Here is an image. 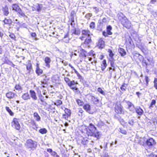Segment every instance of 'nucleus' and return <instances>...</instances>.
I'll return each instance as SVG.
<instances>
[{"label": "nucleus", "instance_id": "nucleus-1", "mask_svg": "<svg viewBox=\"0 0 157 157\" xmlns=\"http://www.w3.org/2000/svg\"><path fill=\"white\" fill-rule=\"evenodd\" d=\"M96 129L95 126L90 123L88 127L86 125L82 126L80 131L82 133H86L88 136H94L97 139H99L100 138L101 134L99 132H94Z\"/></svg>", "mask_w": 157, "mask_h": 157}, {"label": "nucleus", "instance_id": "nucleus-2", "mask_svg": "<svg viewBox=\"0 0 157 157\" xmlns=\"http://www.w3.org/2000/svg\"><path fill=\"white\" fill-rule=\"evenodd\" d=\"M117 17L119 21L124 27L128 29L132 28V26L131 22L122 13H118Z\"/></svg>", "mask_w": 157, "mask_h": 157}, {"label": "nucleus", "instance_id": "nucleus-3", "mask_svg": "<svg viewBox=\"0 0 157 157\" xmlns=\"http://www.w3.org/2000/svg\"><path fill=\"white\" fill-rule=\"evenodd\" d=\"M64 79L68 86L75 93L77 94L80 93V91L79 88L77 86H75L76 85L78 84L77 81L75 82L74 80L71 81L70 79L67 77H64Z\"/></svg>", "mask_w": 157, "mask_h": 157}, {"label": "nucleus", "instance_id": "nucleus-4", "mask_svg": "<svg viewBox=\"0 0 157 157\" xmlns=\"http://www.w3.org/2000/svg\"><path fill=\"white\" fill-rule=\"evenodd\" d=\"M114 111L117 114H124V108L120 103L117 101L114 104Z\"/></svg>", "mask_w": 157, "mask_h": 157}, {"label": "nucleus", "instance_id": "nucleus-5", "mask_svg": "<svg viewBox=\"0 0 157 157\" xmlns=\"http://www.w3.org/2000/svg\"><path fill=\"white\" fill-rule=\"evenodd\" d=\"M11 126L16 130L20 131L21 129V126L19 123V118L13 117L11 122Z\"/></svg>", "mask_w": 157, "mask_h": 157}, {"label": "nucleus", "instance_id": "nucleus-6", "mask_svg": "<svg viewBox=\"0 0 157 157\" xmlns=\"http://www.w3.org/2000/svg\"><path fill=\"white\" fill-rule=\"evenodd\" d=\"M25 146L28 149H30L31 150H34L36 147V145L35 141L31 139L27 140Z\"/></svg>", "mask_w": 157, "mask_h": 157}, {"label": "nucleus", "instance_id": "nucleus-7", "mask_svg": "<svg viewBox=\"0 0 157 157\" xmlns=\"http://www.w3.org/2000/svg\"><path fill=\"white\" fill-rule=\"evenodd\" d=\"M145 143L149 148L153 147L156 144V142L155 140L152 137H149L147 139Z\"/></svg>", "mask_w": 157, "mask_h": 157}, {"label": "nucleus", "instance_id": "nucleus-8", "mask_svg": "<svg viewBox=\"0 0 157 157\" xmlns=\"http://www.w3.org/2000/svg\"><path fill=\"white\" fill-rule=\"evenodd\" d=\"M64 113L62 115V118L66 120H68V117H71V112L69 109L65 108L64 110Z\"/></svg>", "mask_w": 157, "mask_h": 157}, {"label": "nucleus", "instance_id": "nucleus-9", "mask_svg": "<svg viewBox=\"0 0 157 157\" xmlns=\"http://www.w3.org/2000/svg\"><path fill=\"white\" fill-rule=\"evenodd\" d=\"M106 32L103 31L102 32V35L105 37L108 36V35H111L113 33L111 32L112 29V27L110 25H109L106 27Z\"/></svg>", "mask_w": 157, "mask_h": 157}, {"label": "nucleus", "instance_id": "nucleus-10", "mask_svg": "<svg viewBox=\"0 0 157 157\" xmlns=\"http://www.w3.org/2000/svg\"><path fill=\"white\" fill-rule=\"evenodd\" d=\"M25 66L28 73L29 74H30L33 69L32 64L30 60H28V61L27 63L25 65Z\"/></svg>", "mask_w": 157, "mask_h": 157}, {"label": "nucleus", "instance_id": "nucleus-11", "mask_svg": "<svg viewBox=\"0 0 157 157\" xmlns=\"http://www.w3.org/2000/svg\"><path fill=\"white\" fill-rule=\"evenodd\" d=\"M97 45L98 48L100 49H102L105 47V42L102 38L99 39Z\"/></svg>", "mask_w": 157, "mask_h": 157}, {"label": "nucleus", "instance_id": "nucleus-12", "mask_svg": "<svg viewBox=\"0 0 157 157\" xmlns=\"http://www.w3.org/2000/svg\"><path fill=\"white\" fill-rule=\"evenodd\" d=\"M2 10L4 15L7 16L9 14L10 12L9 8L7 6L2 7Z\"/></svg>", "mask_w": 157, "mask_h": 157}, {"label": "nucleus", "instance_id": "nucleus-13", "mask_svg": "<svg viewBox=\"0 0 157 157\" xmlns=\"http://www.w3.org/2000/svg\"><path fill=\"white\" fill-rule=\"evenodd\" d=\"M44 61L46 64V66L49 68L50 67V63L51 62V59L50 57L46 56L45 57L44 59Z\"/></svg>", "mask_w": 157, "mask_h": 157}, {"label": "nucleus", "instance_id": "nucleus-14", "mask_svg": "<svg viewBox=\"0 0 157 157\" xmlns=\"http://www.w3.org/2000/svg\"><path fill=\"white\" fill-rule=\"evenodd\" d=\"M87 52L84 49L81 48L80 50L79 57L84 58V59L86 56Z\"/></svg>", "mask_w": 157, "mask_h": 157}, {"label": "nucleus", "instance_id": "nucleus-15", "mask_svg": "<svg viewBox=\"0 0 157 157\" xmlns=\"http://www.w3.org/2000/svg\"><path fill=\"white\" fill-rule=\"evenodd\" d=\"M107 64L106 63V60L104 59L103 60L101 64V70L102 71H104L106 68Z\"/></svg>", "mask_w": 157, "mask_h": 157}, {"label": "nucleus", "instance_id": "nucleus-16", "mask_svg": "<svg viewBox=\"0 0 157 157\" xmlns=\"http://www.w3.org/2000/svg\"><path fill=\"white\" fill-rule=\"evenodd\" d=\"M91 101L94 104H96L99 102V100L97 97H95L94 96L91 95Z\"/></svg>", "mask_w": 157, "mask_h": 157}, {"label": "nucleus", "instance_id": "nucleus-17", "mask_svg": "<svg viewBox=\"0 0 157 157\" xmlns=\"http://www.w3.org/2000/svg\"><path fill=\"white\" fill-rule=\"evenodd\" d=\"M118 52L120 55L122 57L124 56L127 54L124 49L121 48H119L118 49Z\"/></svg>", "mask_w": 157, "mask_h": 157}, {"label": "nucleus", "instance_id": "nucleus-18", "mask_svg": "<svg viewBox=\"0 0 157 157\" xmlns=\"http://www.w3.org/2000/svg\"><path fill=\"white\" fill-rule=\"evenodd\" d=\"M135 111L137 114L140 116H141L144 113V112L143 109L140 107H138L135 109Z\"/></svg>", "mask_w": 157, "mask_h": 157}, {"label": "nucleus", "instance_id": "nucleus-19", "mask_svg": "<svg viewBox=\"0 0 157 157\" xmlns=\"http://www.w3.org/2000/svg\"><path fill=\"white\" fill-rule=\"evenodd\" d=\"M30 96L34 100H36L37 99L36 94L35 91L33 90H30L29 91Z\"/></svg>", "mask_w": 157, "mask_h": 157}, {"label": "nucleus", "instance_id": "nucleus-20", "mask_svg": "<svg viewBox=\"0 0 157 157\" xmlns=\"http://www.w3.org/2000/svg\"><path fill=\"white\" fill-rule=\"evenodd\" d=\"M15 95H16L15 94L11 91H9L6 94V97L9 99L13 98Z\"/></svg>", "mask_w": 157, "mask_h": 157}, {"label": "nucleus", "instance_id": "nucleus-21", "mask_svg": "<svg viewBox=\"0 0 157 157\" xmlns=\"http://www.w3.org/2000/svg\"><path fill=\"white\" fill-rule=\"evenodd\" d=\"M83 109L87 112H89L91 110V106L88 103L85 104L83 105Z\"/></svg>", "mask_w": 157, "mask_h": 157}, {"label": "nucleus", "instance_id": "nucleus-22", "mask_svg": "<svg viewBox=\"0 0 157 157\" xmlns=\"http://www.w3.org/2000/svg\"><path fill=\"white\" fill-rule=\"evenodd\" d=\"M12 8L13 10H14L16 12L20 10L21 9L18 4L17 3L13 4L12 6Z\"/></svg>", "mask_w": 157, "mask_h": 157}, {"label": "nucleus", "instance_id": "nucleus-23", "mask_svg": "<svg viewBox=\"0 0 157 157\" xmlns=\"http://www.w3.org/2000/svg\"><path fill=\"white\" fill-rule=\"evenodd\" d=\"M82 35L85 36L89 37L90 36V32L89 30L83 29L82 31Z\"/></svg>", "mask_w": 157, "mask_h": 157}, {"label": "nucleus", "instance_id": "nucleus-24", "mask_svg": "<svg viewBox=\"0 0 157 157\" xmlns=\"http://www.w3.org/2000/svg\"><path fill=\"white\" fill-rule=\"evenodd\" d=\"M69 65L70 67L75 72L78 78L80 79H82L83 78L82 76L78 73L76 70L75 69L74 67L70 64Z\"/></svg>", "mask_w": 157, "mask_h": 157}, {"label": "nucleus", "instance_id": "nucleus-25", "mask_svg": "<svg viewBox=\"0 0 157 157\" xmlns=\"http://www.w3.org/2000/svg\"><path fill=\"white\" fill-rule=\"evenodd\" d=\"M5 24H6L10 25L12 23V21L11 19L10 18H5L4 20L2 21Z\"/></svg>", "mask_w": 157, "mask_h": 157}, {"label": "nucleus", "instance_id": "nucleus-26", "mask_svg": "<svg viewBox=\"0 0 157 157\" xmlns=\"http://www.w3.org/2000/svg\"><path fill=\"white\" fill-rule=\"evenodd\" d=\"M92 42V40L91 37L90 36L87 37V38H86L84 41V43L86 45H89Z\"/></svg>", "mask_w": 157, "mask_h": 157}, {"label": "nucleus", "instance_id": "nucleus-27", "mask_svg": "<svg viewBox=\"0 0 157 157\" xmlns=\"http://www.w3.org/2000/svg\"><path fill=\"white\" fill-rule=\"evenodd\" d=\"M109 60L110 62V65L112 67L111 69L113 70H114L115 68V64L114 63V61L115 60L114 59H109Z\"/></svg>", "mask_w": 157, "mask_h": 157}, {"label": "nucleus", "instance_id": "nucleus-28", "mask_svg": "<svg viewBox=\"0 0 157 157\" xmlns=\"http://www.w3.org/2000/svg\"><path fill=\"white\" fill-rule=\"evenodd\" d=\"M17 13L19 17H27V16L25 14V13L22 11L21 9H20V10L17 11Z\"/></svg>", "mask_w": 157, "mask_h": 157}, {"label": "nucleus", "instance_id": "nucleus-29", "mask_svg": "<svg viewBox=\"0 0 157 157\" xmlns=\"http://www.w3.org/2000/svg\"><path fill=\"white\" fill-rule=\"evenodd\" d=\"M41 76L44 77V78L43 80H41V83L43 84H47L49 78H48L46 75H42Z\"/></svg>", "mask_w": 157, "mask_h": 157}, {"label": "nucleus", "instance_id": "nucleus-30", "mask_svg": "<svg viewBox=\"0 0 157 157\" xmlns=\"http://www.w3.org/2000/svg\"><path fill=\"white\" fill-rule=\"evenodd\" d=\"M22 98L24 100H27L30 98V95L28 93H24L22 96Z\"/></svg>", "mask_w": 157, "mask_h": 157}, {"label": "nucleus", "instance_id": "nucleus-31", "mask_svg": "<svg viewBox=\"0 0 157 157\" xmlns=\"http://www.w3.org/2000/svg\"><path fill=\"white\" fill-rule=\"evenodd\" d=\"M33 115L34 118L36 121H40L41 118L38 113L36 112H34L33 113Z\"/></svg>", "mask_w": 157, "mask_h": 157}, {"label": "nucleus", "instance_id": "nucleus-32", "mask_svg": "<svg viewBox=\"0 0 157 157\" xmlns=\"http://www.w3.org/2000/svg\"><path fill=\"white\" fill-rule=\"evenodd\" d=\"M84 111L81 108L78 109V115L81 117H82L84 116Z\"/></svg>", "mask_w": 157, "mask_h": 157}, {"label": "nucleus", "instance_id": "nucleus-33", "mask_svg": "<svg viewBox=\"0 0 157 157\" xmlns=\"http://www.w3.org/2000/svg\"><path fill=\"white\" fill-rule=\"evenodd\" d=\"M108 52L109 53V56L110 58L109 59H114L113 56H114V54L113 53L112 50L110 49H109Z\"/></svg>", "mask_w": 157, "mask_h": 157}, {"label": "nucleus", "instance_id": "nucleus-34", "mask_svg": "<svg viewBox=\"0 0 157 157\" xmlns=\"http://www.w3.org/2000/svg\"><path fill=\"white\" fill-rule=\"evenodd\" d=\"M76 101L78 106H82L83 105L84 103L82 100L80 99H77Z\"/></svg>", "mask_w": 157, "mask_h": 157}, {"label": "nucleus", "instance_id": "nucleus-35", "mask_svg": "<svg viewBox=\"0 0 157 157\" xmlns=\"http://www.w3.org/2000/svg\"><path fill=\"white\" fill-rule=\"evenodd\" d=\"M5 109L6 111L9 113L10 116H13L14 115V113L12 112L9 107L6 106L5 107Z\"/></svg>", "mask_w": 157, "mask_h": 157}, {"label": "nucleus", "instance_id": "nucleus-36", "mask_svg": "<svg viewBox=\"0 0 157 157\" xmlns=\"http://www.w3.org/2000/svg\"><path fill=\"white\" fill-rule=\"evenodd\" d=\"M156 103V101L155 99H152L149 106V108L151 109L153 107V105H155Z\"/></svg>", "mask_w": 157, "mask_h": 157}, {"label": "nucleus", "instance_id": "nucleus-37", "mask_svg": "<svg viewBox=\"0 0 157 157\" xmlns=\"http://www.w3.org/2000/svg\"><path fill=\"white\" fill-rule=\"evenodd\" d=\"M106 22V18L105 17L103 18L102 19H100L98 21V23L100 25H102L104 23Z\"/></svg>", "mask_w": 157, "mask_h": 157}, {"label": "nucleus", "instance_id": "nucleus-38", "mask_svg": "<svg viewBox=\"0 0 157 157\" xmlns=\"http://www.w3.org/2000/svg\"><path fill=\"white\" fill-rule=\"evenodd\" d=\"M36 73L38 75H39L40 74H41L43 73V71L40 68L36 69L35 71Z\"/></svg>", "mask_w": 157, "mask_h": 157}, {"label": "nucleus", "instance_id": "nucleus-39", "mask_svg": "<svg viewBox=\"0 0 157 157\" xmlns=\"http://www.w3.org/2000/svg\"><path fill=\"white\" fill-rule=\"evenodd\" d=\"M9 36L14 41H16V37L14 33H10L9 35Z\"/></svg>", "mask_w": 157, "mask_h": 157}, {"label": "nucleus", "instance_id": "nucleus-40", "mask_svg": "<svg viewBox=\"0 0 157 157\" xmlns=\"http://www.w3.org/2000/svg\"><path fill=\"white\" fill-rule=\"evenodd\" d=\"M62 101L60 100H56V102L54 103V105L57 106L59 105L62 104Z\"/></svg>", "mask_w": 157, "mask_h": 157}, {"label": "nucleus", "instance_id": "nucleus-41", "mask_svg": "<svg viewBox=\"0 0 157 157\" xmlns=\"http://www.w3.org/2000/svg\"><path fill=\"white\" fill-rule=\"evenodd\" d=\"M14 88L17 90L19 91H22V87L19 84H16Z\"/></svg>", "mask_w": 157, "mask_h": 157}, {"label": "nucleus", "instance_id": "nucleus-42", "mask_svg": "<svg viewBox=\"0 0 157 157\" xmlns=\"http://www.w3.org/2000/svg\"><path fill=\"white\" fill-rule=\"evenodd\" d=\"M127 86V84H125V83H123L122 85L120 87V89L122 91H125L126 87L125 86Z\"/></svg>", "mask_w": 157, "mask_h": 157}, {"label": "nucleus", "instance_id": "nucleus-43", "mask_svg": "<svg viewBox=\"0 0 157 157\" xmlns=\"http://www.w3.org/2000/svg\"><path fill=\"white\" fill-rule=\"evenodd\" d=\"M73 34L76 35H79L80 34V31L79 30H77L76 28L73 29Z\"/></svg>", "mask_w": 157, "mask_h": 157}, {"label": "nucleus", "instance_id": "nucleus-44", "mask_svg": "<svg viewBox=\"0 0 157 157\" xmlns=\"http://www.w3.org/2000/svg\"><path fill=\"white\" fill-rule=\"evenodd\" d=\"M118 120L121 124L123 126H125L126 124V122L124 121V120L121 118H120Z\"/></svg>", "mask_w": 157, "mask_h": 157}, {"label": "nucleus", "instance_id": "nucleus-45", "mask_svg": "<svg viewBox=\"0 0 157 157\" xmlns=\"http://www.w3.org/2000/svg\"><path fill=\"white\" fill-rule=\"evenodd\" d=\"M39 132L42 134H44L46 133L47 131L46 129L43 128L40 129L39 130Z\"/></svg>", "mask_w": 157, "mask_h": 157}, {"label": "nucleus", "instance_id": "nucleus-46", "mask_svg": "<svg viewBox=\"0 0 157 157\" xmlns=\"http://www.w3.org/2000/svg\"><path fill=\"white\" fill-rule=\"evenodd\" d=\"M42 7V5L40 4H37V6L36 7V10L39 12L41 10V8Z\"/></svg>", "mask_w": 157, "mask_h": 157}, {"label": "nucleus", "instance_id": "nucleus-47", "mask_svg": "<svg viewBox=\"0 0 157 157\" xmlns=\"http://www.w3.org/2000/svg\"><path fill=\"white\" fill-rule=\"evenodd\" d=\"M154 82V86L156 90H157V78H155Z\"/></svg>", "mask_w": 157, "mask_h": 157}, {"label": "nucleus", "instance_id": "nucleus-48", "mask_svg": "<svg viewBox=\"0 0 157 157\" xmlns=\"http://www.w3.org/2000/svg\"><path fill=\"white\" fill-rule=\"evenodd\" d=\"M51 155L53 157H60L59 155L55 151H53L51 154Z\"/></svg>", "mask_w": 157, "mask_h": 157}, {"label": "nucleus", "instance_id": "nucleus-49", "mask_svg": "<svg viewBox=\"0 0 157 157\" xmlns=\"http://www.w3.org/2000/svg\"><path fill=\"white\" fill-rule=\"evenodd\" d=\"M90 29H94L95 27V23L94 22H91L90 24Z\"/></svg>", "mask_w": 157, "mask_h": 157}, {"label": "nucleus", "instance_id": "nucleus-50", "mask_svg": "<svg viewBox=\"0 0 157 157\" xmlns=\"http://www.w3.org/2000/svg\"><path fill=\"white\" fill-rule=\"evenodd\" d=\"M98 91L102 94L103 95H105V93L104 91L101 88V87H98L97 89Z\"/></svg>", "mask_w": 157, "mask_h": 157}, {"label": "nucleus", "instance_id": "nucleus-51", "mask_svg": "<svg viewBox=\"0 0 157 157\" xmlns=\"http://www.w3.org/2000/svg\"><path fill=\"white\" fill-rule=\"evenodd\" d=\"M145 84L146 86H147L149 81V78L147 76H145Z\"/></svg>", "mask_w": 157, "mask_h": 157}, {"label": "nucleus", "instance_id": "nucleus-52", "mask_svg": "<svg viewBox=\"0 0 157 157\" xmlns=\"http://www.w3.org/2000/svg\"><path fill=\"white\" fill-rule=\"evenodd\" d=\"M126 103L128 105V108H130L132 106H134V105H133V104L131 102H130L129 101H126Z\"/></svg>", "mask_w": 157, "mask_h": 157}, {"label": "nucleus", "instance_id": "nucleus-53", "mask_svg": "<svg viewBox=\"0 0 157 157\" xmlns=\"http://www.w3.org/2000/svg\"><path fill=\"white\" fill-rule=\"evenodd\" d=\"M92 16V13H87L85 15V17L86 18H88L89 19H90V18Z\"/></svg>", "mask_w": 157, "mask_h": 157}, {"label": "nucleus", "instance_id": "nucleus-54", "mask_svg": "<svg viewBox=\"0 0 157 157\" xmlns=\"http://www.w3.org/2000/svg\"><path fill=\"white\" fill-rule=\"evenodd\" d=\"M148 157H157V154L152 152L149 155Z\"/></svg>", "mask_w": 157, "mask_h": 157}, {"label": "nucleus", "instance_id": "nucleus-55", "mask_svg": "<svg viewBox=\"0 0 157 157\" xmlns=\"http://www.w3.org/2000/svg\"><path fill=\"white\" fill-rule=\"evenodd\" d=\"M120 132L122 134L124 135H126L127 133V132L125 130L122 129L121 128L120 129Z\"/></svg>", "mask_w": 157, "mask_h": 157}, {"label": "nucleus", "instance_id": "nucleus-56", "mask_svg": "<svg viewBox=\"0 0 157 157\" xmlns=\"http://www.w3.org/2000/svg\"><path fill=\"white\" fill-rule=\"evenodd\" d=\"M40 101L42 103L41 104V105L46 106L47 105V103L44 101V100L42 99H40Z\"/></svg>", "mask_w": 157, "mask_h": 157}, {"label": "nucleus", "instance_id": "nucleus-57", "mask_svg": "<svg viewBox=\"0 0 157 157\" xmlns=\"http://www.w3.org/2000/svg\"><path fill=\"white\" fill-rule=\"evenodd\" d=\"M31 36L34 38H35L36 36V34L35 32H33L31 33Z\"/></svg>", "mask_w": 157, "mask_h": 157}, {"label": "nucleus", "instance_id": "nucleus-58", "mask_svg": "<svg viewBox=\"0 0 157 157\" xmlns=\"http://www.w3.org/2000/svg\"><path fill=\"white\" fill-rule=\"evenodd\" d=\"M33 126H34V127H33L34 129H35V128H36V123L34 120L32 121V123H31Z\"/></svg>", "mask_w": 157, "mask_h": 157}, {"label": "nucleus", "instance_id": "nucleus-59", "mask_svg": "<svg viewBox=\"0 0 157 157\" xmlns=\"http://www.w3.org/2000/svg\"><path fill=\"white\" fill-rule=\"evenodd\" d=\"M75 14V12L74 11H72L70 13V16L71 17H74V15Z\"/></svg>", "mask_w": 157, "mask_h": 157}, {"label": "nucleus", "instance_id": "nucleus-60", "mask_svg": "<svg viewBox=\"0 0 157 157\" xmlns=\"http://www.w3.org/2000/svg\"><path fill=\"white\" fill-rule=\"evenodd\" d=\"M152 121L154 123H155L157 124V117L153 119Z\"/></svg>", "mask_w": 157, "mask_h": 157}, {"label": "nucleus", "instance_id": "nucleus-61", "mask_svg": "<svg viewBox=\"0 0 157 157\" xmlns=\"http://www.w3.org/2000/svg\"><path fill=\"white\" fill-rule=\"evenodd\" d=\"M101 157H109V156L107 153H105L103 154Z\"/></svg>", "mask_w": 157, "mask_h": 157}, {"label": "nucleus", "instance_id": "nucleus-62", "mask_svg": "<svg viewBox=\"0 0 157 157\" xmlns=\"http://www.w3.org/2000/svg\"><path fill=\"white\" fill-rule=\"evenodd\" d=\"M104 57V55H101L100 56L99 58L100 59L102 60V59Z\"/></svg>", "mask_w": 157, "mask_h": 157}, {"label": "nucleus", "instance_id": "nucleus-63", "mask_svg": "<svg viewBox=\"0 0 157 157\" xmlns=\"http://www.w3.org/2000/svg\"><path fill=\"white\" fill-rule=\"evenodd\" d=\"M47 151L49 153H52L53 151H52V150L51 148H48L47 149Z\"/></svg>", "mask_w": 157, "mask_h": 157}, {"label": "nucleus", "instance_id": "nucleus-64", "mask_svg": "<svg viewBox=\"0 0 157 157\" xmlns=\"http://www.w3.org/2000/svg\"><path fill=\"white\" fill-rule=\"evenodd\" d=\"M71 25H72V23L74 22V17H71Z\"/></svg>", "mask_w": 157, "mask_h": 157}]
</instances>
